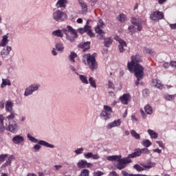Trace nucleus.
I'll return each mask as SVG.
<instances>
[{"label":"nucleus","mask_w":176,"mask_h":176,"mask_svg":"<svg viewBox=\"0 0 176 176\" xmlns=\"http://www.w3.org/2000/svg\"><path fill=\"white\" fill-rule=\"evenodd\" d=\"M140 63H142V58L140 54H136L131 57V62H129L127 64L129 71L130 72H133L137 79L135 82L136 86L140 85V80L144 79V71L145 69L141 64H140Z\"/></svg>","instance_id":"f257e3e1"},{"label":"nucleus","mask_w":176,"mask_h":176,"mask_svg":"<svg viewBox=\"0 0 176 176\" xmlns=\"http://www.w3.org/2000/svg\"><path fill=\"white\" fill-rule=\"evenodd\" d=\"M27 138H28V140L31 141V142L37 144L32 147L33 152H39L42 146H45L46 148H54V145L51 144L45 140H38V139L35 138L34 137L31 135V134L30 133L27 135Z\"/></svg>","instance_id":"f03ea898"},{"label":"nucleus","mask_w":176,"mask_h":176,"mask_svg":"<svg viewBox=\"0 0 176 176\" xmlns=\"http://www.w3.org/2000/svg\"><path fill=\"white\" fill-rule=\"evenodd\" d=\"M62 32L66 36V39L70 42H74L78 38V32L71 25H67L65 28L62 29Z\"/></svg>","instance_id":"7ed1b4c3"},{"label":"nucleus","mask_w":176,"mask_h":176,"mask_svg":"<svg viewBox=\"0 0 176 176\" xmlns=\"http://www.w3.org/2000/svg\"><path fill=\"white\" fill-rule=\"evenodd\" d=\"M84 58H87V63L89 66L90 69L94 72L97 69L98 65H97V60H96V54H87L83 56Z\"/></svg>","instance_id":"20e7f679"},{"label":"nucleus","mask_w":176,"mask_h":176,"mask_svg":"<svg viewBox=\"0 0 176 176\" xmlns=\"http://www.w3.org/2000/svg\"><path fill=\"white\" fill-rule=\"evenodd\" d=\"M52 17L55 21H65L68 19V15L59 9H54Z\"/></svg>","instance_id":"39448f33"},{"label":"nucleus","mask_w":176,"mask_h":176,"mask_svg":"<svg viewBox=\"0 0 176 176\" xmlns=\"http://www.w3.org/2000/svg\"><path fill=\"white\" fill-rule=\"evenodd\" d=\"M104 111H102L100 116L101 118H104V120H108V119H111V113H112V107L108 106V105H104Z\"/></svg>","instance_id":"423d86ee"},{"label":"nucleus","mask_w":176,"mask_h":176,"mask_svg":"<svg viewBox=\"0 0 176 176\" xmlns=\"http://www.w3.org/2000/svg\"><path fill=\"white\" fill-rule=\"evenodd\" d=\"M117 162H118V163L116 165V168H118V170H123V168H126V164H129V163H131L133 161L128 157H125L122 159L120 158V160Z\"/></svg>","instance_id":"0eeeda50"},{"label":"nucleus","mask_w":176,"mask_h":176,"mask_svg":"<svg viewBox=\"0 0 176 176\" xmlns=\"http://www.w3.org/2000/svg\"><path fill=\"white\" fill-rule=\"evenodd\" d=\"M150 19L151 20H153V21H159V20H163V19H164V13L160 11H155L151 13Z\"/></svg>","instance_id":"6e6552de"},{"label":"nucleus","mask_w":176,"mask_h":176,"mask_svg":"<svg viewBox=\"0 0 176 176\" xmlns=\"http://www.w3.org/2000/svg\"><path fill=\"white\" fill-rule=\"evenodd\" d=\"M40 87L41 85H39L38 84H34L30 85L29 87L25 89L24 96L25 97H28V96H31V94H32L34 91H36Z\"/></svg>","instance_id":"1a4fd4ad"},{"label":"nucleus","mask_w":176,"mask_h":176,"mask_svg":"<svg viewBox=\"0 0 176 176\" xmlns=\"http://www.w3.org/2000/svg\"><path fill=\"white\" fill-rule=\"evenodd\" d=\"M17 123L16 121L11 120L9 122V126L8 127V131H10V133H17V129H18Z\"/></svg>","instance_id":"9d476101"},{"label":"nucleus","mask_w":176,"mask_h":176,"mask_svg":"<svg viewBox=\"0 0 176 176\" xmlns=\"http://www.w3.org/2000/svg\"><path fill=\"white\" fill-rule=\"evenodd\" d=\"M77 166L78 168H86V167L89 168H90V166H93V164L91 163H88L87 161L85 160H81L78 162Z\"/></svg>","instance_id":"9b49d317"},{"label":"nucleus","mask_w":176,"mask_h":176,"mask_svg":"<svg viewBox=\"0 0 176 176\" xmlns=\"http://www.w3.org/2000/svg\"><path fill=\"white\" fill-rule=\"evenodd\" d=\"M10 52H12V47L7 46L4 47L1 52V56L2 58H6L9 54H10Z\"/></svg>","instance_id":"f8f14e48"},{"label":"nucleus","mask_w":176,"mask_h":176,"mask_svg":"<svg viewBox=\"0 0 176 176\" xmlns=\"http://www.w3.org/2000/svg\"><path fill=\"white\" fill-rule=\"evenodd\" d=\"M118 49L120 50V53H124L127 49V43L124 40L120 39L119 41Z\"/></svg>","instance_id":"ddd939ff"},{"label":"nucleus","mask_w":176,"mask_h":176,"mask_svg":"<svg viewBox=\"0 0 176 176\" xmlns=\"http://www.w3.org/2000/svg\"><path fill=\"white\" fill-rule=\"evenodd\" d=\"M120 124H122V121L120 120V119H118L117 120H114L111 123H109L107 126V129L111 130V129H113V127H119Z\"/></svg>","instance_id":"4468645a"},{"label":"nucleus","mask_w":176,"mask_h":176,"mask_svg":"<svg viewBox=\"0 0 176 176\" xmlns=\"http://www.w3.org/2000/svg\"><path fill=\"white\" fill-rule=\"evenodd\" d=\"M141 155V148H135L133 153L128 155L127 158L134 159V157H139Z\"/></svg>","instance_id":"2eb2a0df"},{"label":"nucleus","mask_w":176,"mask_h":176,"mask_svg":"<svg viewBox=\"0 0 176 176\" xmlns=\"http://www.w3.org/2000/svg\"><path fill=\"white\" fill-rule=\"evenodd\" d=\"M91 43L90 41L81 43L80 44L78 45V47L80 49H83V52H87V50H90Z\"/></svg>","instance_id":"dca6fc26"},{"label":"nucleus","mask_w":176,"mask_h":176,"mask_svg":"<svg viewBox=\"0 0 176 176\" xmlns=\"http://www.w3.org/2000/svg\"><path fill=\"white\" fill-rule=\"evenodd\" d=\"M129 100H130V94H124L120 97V101H121L122 104H124V105L129 104Z\"/></svg>","instance_id":"f3484780"},{"label":"nucleus","mask_w":176,"mask_h":176,"mask_svg":"<svg viewBox=\"0 0 176 176\" xmlns=\"http://www.w3.org/2000/svg\"><path fill=\"white\" fill-rule=\"evenodd\" d=\"M12 142L14 144H21V142H24V138H23V136L16 135L12 138Z\"/></svg>","instance_id":"a211bd4d"},{"label":"nucleus","mask_w":176,"mask_h":176,"mask_svg":"<svg viewBox=\"0 0 176 176\" xmlns=\"http://www.w3.org/2000/svg\"><path fill=\"white\" fill-rule=\"evenodd\" d=\"M113 40L111 37H107L104 38V45L105 47H111V45H112Z\"/></svg>","instance_id":"6ab92c4d"},{"label":"nucleus","mask_w":176,"mask_h":176,"mask_svg":"<svg viewBox=\"0 0 176 176\" xmlns=\"http://www.w3.org/2000/svg\"><path fill=\"white\" fill-rule=\"evenodd\" d=\"M6 111L7 112L13 111V102L10 100H8L6 103Z\"/></svg>","instance_id":"aec40b11"},{"label":"nucleus","mask_w":176,"mask_h":176,"mask_svg":"<svg viewBox=\"0 0 176 176\" xmlns=\"http://www.w3.org/2000/svg\"><path fill=\"white\" fill-rule=\"evenodd\" d=\"M107 159L109 162H118L122 159V155H110L108 156Z\"/></svg>","instance_id":"412c9836"},{"label":"nucleus","mask_w":176,"mask_h":176,"mask_svg":"<svg viewBox=\"0 0 176 176\" xmlns=\"http://www.w3.org/2000/svg\"><path fill=\"white\" fill-rule=\"evenodd\" d=\"M63 33V30H56L52 32V35L54 36H57L58 38H63V36H64Z\"/></svg>","instance_id":"4be33fe9"},{"label":"nucleus","mask_w":176,"mask_h":176,"mask_svg":"<svg viewBox=\"0 0 176 176\" xmlns=\"http://www.w3.org/2000/svg\"><path fill=\"white\" fill-rule=\"evenodd\" d=\"M67 0H58L56 4V8H66Z\"/></svg>","instance_id":"5701e85b"},{"label":"nucleus","mask_w":176,"mask_h":176,"mask_svg":"<svg viewBox=\"0 0 176 176\" xmlns=\"http://www.w3.org/2000/svg\"><path fill=\"white\" fill-rule=\"evenodd\" d=\"M12 82H10V80L9 79H5L2 78V83L1 85V89H3V87H6V86H11Z\"/></svg>","instance_id":"b1692460"},{"label":"nucleus","mask_w":176,"mask_h":176,"mask_svg":"<svg viewBox=\"0 0 176 176\" xmlns=\"http://www.w3.org/2000/svg\"><path fill=\"white\" fill-rule=\"evenodd\" d=\"M144 111L147 115H152L153 113V109H152V107L149 104H146L144 107Z\"/></svg>","instance_id":"393cba45"},{"label":"nucleus","mask_w":176,"mask_h":176,"mask_svg":"<svg viewBox=\"0 0 176 176\" xmlns=\"http://www.w3.org/2000/svg\"><path fill=\"white\" fill-rule=\"evenodd\" d=\"M78 3L84 12H87V4L83 0H78Z\"/></svg>","instance_id":"a878e982"},{"label":"nucleus","mask_w":176,"mask_h":176,"mask_svg":"<svg viewBox=\"0 0 176 176\" xmlns=\"http://www.w3.org/2000/svg\"><path fill=\"white\" fill-rule=\"evenodd\" d=\"M9 37L8 36V35H4L3 36L1 42L0 43V46L3 47V46H6L8 42H9V40L8 39Z\"/></svg>","instance_id":"bb28decb"},{"label":"nucleus","mask_w":176,"mask_h":176,"mask_svg":"<svg viewBox=\"0 0 176 176\" xmlns=\"http://www.w3.org/2000/svg\"><path fill=\"white\" fill-rule=\"evenodd\" d=\"M3 116L0 115V133H4L5 131V125H3Z\"/></svg>","instance_id":"cd10ccee"},{"label":"nucleus","mask_w":176,"mask_h":176,"mask_svg":"<svg viewBox=\"0 0 176 176\" xmlns=\"http://www.w3.org/2000/svg\"><path fill=\"white\" fill-rule=\"evenodd\" d=\"M153 86L157 87V89H163V85H162V82L159 80H153Z\"/></svg>","instance_id":"c85d7f7f"},{"label":"nucleus","mask_w":176,"mask_h":176,"mask_svg":"<svg viewBox=\"0 0 176 176\" xmlns=\"http://www.w3.org/2000/svg\"><path fill=\"white\" fill-rule=\"evenodd\" d=\"M147 132L151 138H153L154 140H156V138H157V133L153 131V130L148 129Z\"/></svg>","instance_id":"c756f323"},{"label":"nucleus","mask_w":176,"mask_h":176,"mask_svg":"<svg viewBox=\"0 0 176 176\" xmlns=\"http://www.w3.org/2000/svg\"><path fill=\"white\" fill-rule=\"evenodd\" d=\"M80 80H81L82 83L85 85H89V80H87V76L85 75H80L79 76Z\"/></svg>","instance_id":"7c9ffc66"},{"label":"nucleus","mask_w":176,"mask_h":176,"mask_svg":"<svg viewBox=\"0 0 176 176\" xmlns=\"http://www.w3.org/2000/svg\"><path fill=\"white\" fill-rule=\"evenodd\" d=\"M78 57V54L76 53L72 52L69 56V58L72 63H75V58Z\"/></svg>","instance_id":"2f4dec72"},{"label":"nucleus","mask_w":176,"mask_h":176,"mask_svg":"<svg viewBox=\"0 0 176 176\" xmlns=\"http://www.w3.org/2000/svg\"><path fill=\"white\" fill-rule=\"evenodd\" d=\"M117 20H118L120 23H124L126 21V15H124V14H120L117 16Z\"/></svg>","instance_id":"473e14b6"},{"label":"nucleus","mask_w":176,"mask_h":176,"mask_svg":"<svg viewBox=\"0 0 176 176\" xmlns=\"http://www.w3.org/2000/svg\"><path fill=\"white\" fill-rule=\"evenodd\" d=\"M142 145H143V146H145V148H149V146H151V145H152V142H150L149 140L145 139L142 142Z\"/></svg>","instance_id":"72a5a7b5"},{"label":"nucleus","mask_w":176,"mask_h":176,"mask_svg":"<svg viewBox=\"0 0 176 176\" xmlns=\"http://www.w3.org/2000/svg\"><path fill=\"white\" fill-rule=\"evenodd\" d=\"M89 85H91V86L94 89L97 87V84L96 83V81L94 80V78L93 77L89 78Z\"/></svg>","instance_id":"f704fd0d"},{"label":"nucleus","mask_w":176,"mask_h":176,"mask_svg":"<svg viewBox=\"0 0 176 176\" xmlns=\"http://www.w3.org/2000/svg\"><path fill=\"white\" fill-rule=\"evenodd\" d=\"M55 47L58 52H63L64 50V45L60 43H56Z\"/></svg>","instance_id":"c9c22d12"},{"label":"nucleus","mask_w":176,"mask_h":176,"mask_svg":"<svg viewBox=\"0 0 176 176\" xmlns=\"http://www.w3.org/2000/svg\"><path fill=\"white\" fill-rule=\"evenodd\" d=\"M131 134L132 137H134V138H135V140H140V138H141L140 134L137 133V132L134 130L131 131Z\"/></svg>","instance_id":"e433bc0d"},{"label":"nucleus","mask_w":176,"mask_h":176,"mask_svg":"<svg viewBox=\"0 0 176 176\" xmlns=\"http://www.w3.org/2000/svg\"><path fill=\"white\" fill-rule=\"evenodd\" d=\"M95 32L98 34H105V32L100 28V25H97L95 28Z\"/></svg>","instance_id":"4c0bfd02"},{"label":"nucleus","mask_w":176,"mask_h":176,"mask_svg":"<svg viewBox=\"0 0 176 176\" xmlns=\"http://www.w3.org/2000/svg\"><path fill=\"white\" fill-rule=\"evenodd\" d=\"M133 168H135V170H136V171H138L139 173L141 171H144V170H145L144 168H142L141 166H140L138 164L133 166Z\"/></svg>","instance_id":"58836bf2"},{"label":"nucleus","mask_w":176,"mask_h":176,"mask_svg":"<svg viewBox=\"0 0 176 176\" xmlns=\"http://www.w3.org/2000/svg\"><path fill=\"white\" fill-rule=\"evenodd\" d=\"M10 115L7 116V119L8 120H13L16 117V113H14V111H10Z\"/></svg>","instance_id":"ea45409f"},{"label":"nucleus","mask_w":176,"mask_h":176,"mask_svg":"<svg viewBox=\"0 0 176 176\" xmlns=\"http://www.w3.org/2000/svg\"><path fill=\"white\" fill-rule=\"evenodd\" d=\"M150 93H151V91L148 89H144L142 91V94H143V96H144V97H148Z\"/></svg>","instance_id":"a19ab883"},{"label":"nucleus","mask_w":176,"mask_h":176,"mask_svg":"<svg viewBox=\"0 0 176 176\" xmlns=\"http://www.w3.org/2000/svg\"><path fill=\"white\" fill-rule=\"evenodd\" d=\"M144 168H152L153 166H155V163L153 162H148L146 165H142Z\"/></svg>","instance_id":"79ce46f5"},{"label":"nucleus","mask_w":176,"mask_h":176,"mask_svg":"<svg viewBox=\"0 0 176 176\" xmlns=\"http://www.w3.org/2000/svg\"><path fill=\"white\" fill-rule=\"evenodd\" d=\"M8 157V154H1L0 155V164L3 162H5V159Z\"/></svg>","instance_id":"37998d69"},{"label":"nucleus","mask_w":176,"mask_h":176,"mask_svg":"<svg viewBox=\"0 0 176 176\" xmlns=\"http://www.w3.org/2000/svg\"><path fill=\"white\" fill-rule=\"evenodd\" d=\"M140 152H141V155H142V153L146 154V153H151V152L149 151V149H148V148H140Z\"/></svg>","instance_id":"c03bdc74"},{"label":"nucleus","mask_w":176,"mask_h":176,"mask_svg":"<svg viewBox=\"0 0 176 176\" xmlns=\"http://www.w3.org/2000/svg\"><path fill=\"white\" fill-rule=\"evenodd\" d=\"M83 148H77L74 151V153L76 155H80L81 153H83Z\"/></svg>","instance_id":"a18cd8bd"},{"label":"nucleus","mask_w":176,"mask_h":176,"mask_svg":"<svg viewBox=\"0 0 176 176\" xmlns=\"http://www.w3.org/2000/svg\"><path fill=\"white\" fill-rule=\"evenodd\" d=\"M108 87L109 89H112L113 90L115 89V85H113V82L111 81V80H109L108 81Z\"/></svg>","instance_id":"49530a36"},{"label":"nucleus","mask_w":176,"mask_h":176,"mask_svg":"<svg viewBox=\"0 0 176 176\" xmlns=\"http://www.w3.org/2000/svg\"><path fill=\"white\" fill-rule=\"evenodd\" d=\"M84 156L85 159H90L93 157V153H87L84 154Z\"/></svg>","instance_id":"de8ad7c7"},{"label":"nucleus","mask_w":176,"mask_h":176,"mask_svg":"<svg viewBox=\"0 0 176 176\" xmlns=\"http://www.w3.org/2000/svg\"><path fill=\"white\" fill-rule=\"evenodd\" d=\"M135 27H137V30L138 31H142V23H141L140 22H139L136 25H135Z\"/></svg>","instance_id":"09e8293b"},{"label":"nucleus","mask_w":176,"mask_h":176,"mask_svg":"<svg viewBox=\"0 0 176 176\" xmlns=\"http://www.w3.org/2000/svg\"><path fill=\"white\" fill-rule=\"evenodd\" d=\"M60 168H63L62 165H54V171H58V170H60Z\"/></svg>","instance_id":"8fccbe9b"},{"label":"nucleus","mask_w":176,"mask_h":176,"mask_svg":"<svg viewBox=\"0 0 176 176\" xmlns=\"http://www.w3.org/2000/svg\"><path fill=\"white\" fill-rule=\"evenodd\" d=\"M104 35H105V34H98L96 36V38H98V39H99L100 41H102V39H105Z\"/></svg>","instance_id":"3c124183"},{"label":"nucleus","mask_w":176,"mask_h":176,"mask_svg":"<svg viewBox=\"0 0 176 176\" xmlns=\"http://www.w3.org/2000/svg\"><path fill=\"white\" fill-rule=\"evenodd\" d=\"M87 34L91 38H94L95 34L93 33V31L91 30V29L90 30H89L88 32H87Z\"/></svg>","instance_id":"603ef678"},{"label":"nucleus","mask_w":176,"mask_h":176,"mask_svg":"<svg viewBox=\"0 0 176 176\" xmlns=\"http://www.w3.org/2000/svg\"><path fill=\"white\" fill-rule=\"evenodd\" d=\"M140 23L136 19L132 18L131 19V23L133 24V25H136Z\"/></svg>","instance_id":"864d4df0"},{"label":"nucleus","mask_w":176,"mask_h":176,"mask_svg":"<svg viewBox=\"0 0 176 176\" xmlns=\"http://www.w3.org/2000/svg\"><path fill=\"white\" fill-rule=\"evenodd\" d=\"M175 97L173 95H168L166 96V100H168V101H171V100H174Z\"/></svg>","instance_id":"5fc2aeb1"},{"label":"nucleus","mask_w":176,"mask_h":176,"mask_svg":"<svg viewBox=\"0 0 176 176\" xmlns=\"http://www.w3.org/2000/svg\"><path fill=\"white\" fill-rule=\"evenodd\" d=\"M99 27L100 28H104V25H105V24L104 23V21H102V19H99Z\"/></svg>","instance_id":"6e6d98bb"},{"label":"nucleus","mask_w":176,"mask_h":176,"mask_svg":"<svg viewBox=\"0 0 176 176\" xmlns=\"http://www.w3.org/2000/svg\"><path fill=\"white\" fill-rule=\"evenodd\" d=\"M83 28L85 32H87L88 31H90V30H91V26L85 25Z\"/></svg>","instance_id":"4d7b16f0"},{"label":"nucleus","mask_w":176,"mask_h":176,"mask_svg":"<svg viewBox=\"0 0 176 176\" xmlns=\"http://www.w3.org/2000/svg\"><path fill=\"white\" fill-rule=\"evenodd\" d=\"M145 52L148 53V54H153V50L151 48H145Z\"/></svg>","instance_id":"13d9d810"},{"label":"nucleus","mask_w":176,"mask_h":176,"mask_svg":"<svg viewBox=\"0 0 176 176\" xmlns=\"http://www.w3.org/2000/svg\"><path fill=\"white\" fill-rule=\"evenodd\" d=\"M13 159H14V156L10 155V157H8L7 162H8L10 164H12V161L13 160Z\"/></svg>","instance_id":"bf43d9fd"},{"label":"nucleus","mask_w":176,"mask_h":176,"mask_svg":"<svg viewBox=\"0 0 176 176\" xmlns=\"http://www.w3.org/2000/svg\"><path fill=\"white\" fill-rule=\"evenodd\" d=\"M103 175H104V173H102L101 171H98L94 174V176H101Z\"/></svg>","instance_id":"052dcab7"},{"label":"nucleus","mask_w":176,"mask_h":176,"mask_svg":"<svg viewBox=\"0 0 176 176\" xmlns=\"http://www.w3.org/2000/svg\"><path fill=\"white\" fill-rule=\"evenodd\" d=\"M78 32L80 34H81V35H82V34H85V32H86V31L85 30L84 28H81L78 29Z\"/></svg>","instance_id":"680f3d73"},{"label":"nucleus","mask_w":176,"mask_h":176,"mask_svg":"<svg viewBox=\"0 0 176 176\" xmlns=\"http://www.w3.org/2000/svg\"><path fill=\"white\" fill-rule=\"evenodd\" d=\"M135 28V27H134V25H131L129 26L128 30L129 31H130V32H131V34H133V30Z\"/></svg>","instance_id":"e2e57ef3"},{"label":"nucleus","mask_w":176,"mask_h":176,"mask_svg":"<svg viewBox=\"0 0 176 176\" xmlns=\"http://www.w3.org/2000/svg\"><path fill=\"white\" fill-rule=\"evenodd\" d=\"M171 30H176V23H173L169 25Z\"/></svg>","instance_id":"0e129e2a"},{"label":"nucleus","mask_w":176,"mask_h":176,"mask_svg":"<svg viewBox=\"0 0 176 176\" xmlns=\"http://www.w3.org/2000/svg\"><path fill=\"white\" fill-rule=\"evenodd\" d=\"M163 67H164V68H168L169 67H170V65L169 63H164L163 64Z\"/></svg>","instance_id":"69168bd1"},{"label":"nucleus","mask_w":176,"mask_h":176,"mask_svg":"<svg viewBox=\"0 0 176 176\" xmlns=\"http://www.w3.org/2000/svg\"><path fill=\"white\" fill-rule=\"evenodd\" d=\"M110 175H111V176H119V175L116 173V171L111 172Z\"/></svg>","instance_id":"338daca9"},{"label":"nucleus","mask_w":176,"mask_h":176,"mask_svg":"<svg viewBox=\"0 0 176 176\" xmlns=\"http://www.w3.org/2000/svg\"><path fill=\"white\" fill-rule=\"evenodd\" d=\"M170 67H176V61H170Z\"/></svg>","instance_id":"774afa93"}]
</instances>
